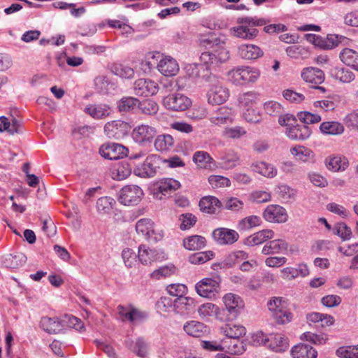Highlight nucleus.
Masks as SVG:
<instances>
[{"instance_id":"obj_1","label":"nucleus","mask_w":358,"mask_h":358,"mask_svg":"<svg viewBox=\"0 0 358 358\" xmlns=\"http://www.w3.org/2000/svg\"><path fill=\"white\" fill-rule=\"evenodd\" d=\"M226 38L224 36H218L214 32L201 34L198 41L201 47L212 49L201 53L200 59L209 67H217L225 63L230 58L229 51L224 47Z\"/></svg>"},{"instance_id":"obj_2","label":"nucleus","mask_w":358,"mask_h":358,"mask_svg":"<svg viewBox=\"0 0 358 358\" xmlns=\"http://www.w3.org/2000/svg\"><path fill=\"white\" fill-rule=\"evenodd\" d=\"M223 302L224 307L217 312V318L222 322L236 319L244 307L242 299L233 293L226 294L223 297Z\"/></svg>"},{"instance_id":"obj_3","label":"nucleus","mask_w":358,"mask_h":358,"mask_svg":"<svg viewBox=\"0 0 358 358\" xmlns=\"http://www.w3.org/2000/svg\"><path fill=\"white\" fill-rule=\"evenodd\" d=\"M238 23L242 24L234 29V35L245 40H252L257 37L259 31L255 27H260L266 24L264 18L257 17H242L238 18Z\"/></svg>"},{"instance_id":"obj_4","label":"nucleus","mask_w":358,"mask_h":358,"mask_svg":"<svg viewBox=\"0 0 358 358\" xmlns=\"http://www.w3.org/2000/svg\"><path fill=\"white\" fill-rule=\"evenodd\" d=\"M161 164L162 159L159 156L150 155L142 164L135 166L134 173L141 178H153L157 175Z\"/></svg>"},{"instance_id":"obj_5","label":"nucleus","mask_w":358,"mask_h":358,"mask_svg":"<svg viewBox=\"0 0 358 358\" xmlns=\"http://www.w3.org/2000/svg\"><path fill=\"white\" fill-rule=\"evenodd\" d=\"M221 279L219 276L213 278H206L200 280L195 285L197 294L205 298H216L220 289Z\"/></svg>"},{"instance_id":"obj_6","label":"nucleus","mask_w":358,"mask_h":358,"mask_svg":"<svg viewBox=\"0 0 358 358\" xmlns=\"http://www.w3.org/2000/svg\"><path fill=\"white\" fill-rule=\"evenodd\" d=\"M143 192L137 185H126L123 187L118 194V201L124 206L137 205L142 199Z\"/></svg>"},{"instance_id":"obj_7","label":"nucleus","mask_w":358,"mask_h":358,"mask_svg":"<svg viewBox=\"0 0 358 358\" xmlns=\"http://www.w3.org/2000/svg\"><path fill=\"white\" fill-rule=\"evenodd\" d=\"M136 231L145 239L155 243L161 240L164 236L163 231L161 230L157 231L155 229L154 222L148 218L141 219L136 222Z\"/></svg>"},{"instance_id":"obj_8","label":"nucleus","mask_w":358,"mask_h":358,"mask_svg":"<svg viewBox=\"0 0 358 358\" xmlns=\"http://www.w3.org/2000/svg\"><path fill=\"white\" fill-rule=\"evenodd\" d=\"M157 134L155 127L147 124H142L135 127L131 133L133 140L142 146L152 143Z\"/></svg>"},{"instance_id":"obj_9","label":"nucleus","mask_w":358,"mask_h":358,"mask_svg":"<svg viewBox=\"0 0 358 358\" xmlns=\"http://www.w3.org/2000/svg\"><path fill=\"white\" fill-rule=\"evenodd\" d=\"M129 124L121 120L107 122L104 126V132L109 138L120 140L127 135Z\"/></svg>"},{"instance_id":"obj_10","label":"nucleus","mask_w":358,"mask_h":358,"mask_svg":"<svg viewBox=\"0 0 358 358\" xmlns=\"http://www.w3.org/2000/svg\"><path fill=\"white\" fill-rule=\"evenodd\" d=\"M163 103L164 106L173 111H183L191 105V100L182 94H172L166 96Z\"/></svg>"},{"instance_id":"obj_11","label":"nucleus","mask_w":358,"mask_h":358,"mask_svg":"<svg viewBox=\"0 0 358 358\" xmlns=\"http://www.w3.org/2000/svg\"><path fill=\"white\" fill-rule=\"evenodd\" d=\"M134 90L137 96H152L159 90L157 83L150 79L140 78L134 83Z\"/></svg>"},{"instance_id":"obj_12","label":"nucleus","mask_w":358,"mask_h":358,"mask_svg":"<svg viewBox=\"0 0 358 358\" xmlns=\"http://www.w3.org/2000/svg\"><path fill=\"white\" fill-rule=\"evenodd\" d=\"M127 149L117 143L103 144L99 148V154L105 159L110 160H115L122 158L123 155H126Z\"/></svg>"},{"instance_id":"obj_13","label":"nucleus","mask_w":358,"mask_h":358,"mask_svg":"<svg viewBox=\"0 0 358 358\" xmlns=\"http://www.w3.org/2000/svg\"><path fill=\"white\" fill-rule=\"evenodd\" d=\"M263 217L270 222L283 223L287 220L286 210L279 205H269L263 213Z\"/></svg>"},{"instance_id":"obj_14","label":"nucleus","mask_w":358,"mask_h":358,"mask_svg":"<svg viewBox=\"0 0 358 358\" xmlns=\"http://www.w3.org/2000/svg\"><path fill=\"white\" fill-rule=\"evenodd\" d=\"M214 240L220 245H231L236 242L239 238L238 234L233 229L218 228L213 231Z\"/></svg>"},{"instance_id":"obj_15","label":"nucleus","mask_w":358,"mask_h":358,"mask_svg":"<svg viewBox=\"0 0 358 358\" xmlns=\"http://www.w3.org/2000/svg\"><path fill=\"white\" fill-rule=\"evenodd\" d=\"M229 95V91L219 83L213 85L208 92V103L222 104L227 101Z\"/></svg>"},{"instance_id":"obj_16","label":"nucleus","mask_w":358,"mask_h":358,"mask_svg":"<svg viewBox=\"0 0 358 358\" xmlns=\"http://www.w3.org/2000/svg\"><path fill=\"white\" fill-rule=\"evenodd\" d=\"M312 134V129L308 125L296 124L287 127L286 134L289 138L294 141H305Z\"/></svg>"},{"instance_id":"obj_17","label":"nucleus","mask_w":358,"mask_h":358,"mask_svg":"<svg viewBox=\"0 0 358 358\" xmlns=\"http://www.w3.org/2000/svg\"><path fill=\"white\" fill-rule=\"evenodd\" d=\"M65 320H60L58 317H43L40 321L41 327L50 334L62 332L64 327Z\"/></svg>"},{"instance_id":"obj_18","label":"nucleus","mask_w":358,"mask_h":358,"mask_svg":"<svg viewBox=\"0 0 358 358\" xmlns=\"http://www.w3.org/2000/svg\"><path fill=\"white\" fill-rule=\"evenodd\" d=\"M85 112L94 119L101 120L109 117L113 109L106 103L90 104L85 107Z\"/></svg>"},{"instance_id":"obj_19","label":"nucleus","mask_w":358,"mask_h":358,"mask_svg":"<svg viewBox=\"0 0 358 358\" xmlns=\"http://www.w3.org/2000/svg\"><path fill=\"white\" fill-rule=\"evenodd\" d=\"M197 303L193 298L182 296L174 300V310L180 314H189L195 311Z\"/></svg>"},{"instance_id":"obj_20","label":"nucleus","mask_w":358,"mask_h":358,"mask_svg":"<svg viewBox=\"0 0 358 358\" xmlns=\"http://www.w3.org/2000/svg\"><path fill=\"white\" fill-rule=\"evenodd\" d=\"M251 170L266 178H273L277 176V169L266 162H255L250 166Z\"/></svg>"},{"instance_id":"obj_21","label":"nucleus","mask_w":358,"mask_h":358,"mask_svg":"<svg viewBox=\"0 0 358 358\" xmlns=\"http://www.w3.org/2000/svg\"><path fill=\"white\" fill-rule=\"evenodd\" d=\"M273 237L274 232L271 229H263L247 237L244 241V244L252 247L272 239Z\"/></svg>"},{"instance_id":"obj_22","label":"nucleus","mask_w":358,"mask_h":358,"mask_svg":"<svg viewBox=\"0 0 358 358\" xmlns=\"http://www.w3.org/2000/svg\"><path fill=\"white\" fill-rule=\"evenodd\" d=\"M301 77L306 83L319 85L324 80L323 71L314 67H308L301 72Z\"/></svg>"},{"instance_id":"obj_23","label":"nucleus","mask_w":358,"mask_h":358,"mask_svg":"<svg viewBox=\"0 0 358 358\" xmlns=\"http://www.w3.org/2000/svg\"><path fill=\"white\" fill-rule=\"evenodd\" d=\"M159 71L165 76H173L179 71L178 64L174 59L165 57L157 65Z\"/></svg>"},{"instance_id":"obj_24","label":"nucleus","mask_w":358,"mask_h":358,"mask_svg":"<svg viewBox=\"0 0 358 358\" xmlns=\"http://www.w3.org/2000/svg\"><path fill=\"white\" fill-rule=\"evenodd\" d=\"M184 331L193 337H201L208 333V328L203 323L192 320L187 322L183 326Z\"/></svg>"},{"instance_id":"obj_25","label":"nucleus","mask_w":358,"mask_h":358,"mask_svg":"<svg viewBox=\"0 0 358 358\" xmlns=\"http://www.w3.org/2000/svg\"><path fill=\"white\" fill-rule=\"evenodd\" d=\"M329 74L332 78L343 83H350L355 78L352 71L343 66H334L331 68Z\"/></svg>"},{"instance_id":"obj_26","label":"nucleus","mask_w":358,"mask_h":358,"mask_svg":"<svg viewBox=\"0 0 358 358\" xmlns=\"http://www.w3.org/2000/svg\"><path fill=\"white\" fill-rule=\"evenodd\" d=\"M239 56L245 59H256L263 55V51L255 45L242 44L238 47Z\"/></svg>"},{"instance_id":"obj_27","label":"nucleus","mask_w":358,"mask_h":358,"mask_svg":"<svg viewBox=\"0 0 358 358\" xmlns=\"http://www.w3.org/2000/svg\"><path fill=\"white\" fill-rule=\"evenodd\" d=\"M293 358H317V352L308 344H298L291 350Z\"/></svg>"},{"instance_id":"obj_28","label":"nucleus","mask_w":358,"mask_h":358,"mask_svg":"<svg viewBox=\"0 0 358 358\" xmlns=\"http://www.w3.org/2000/svg\"><path fill=\"white\" fill-rule=\"evenodd\" d=\"M192 159L194 162L201 169H213L215 166V162L207 152L196 151Z\"/></svg>"},{"instance_id":"obj_29","label":"nucleus","mask_w":358,"mask_h":358,"mask_svg":"<svg viewBox=\"0 0 358 358\" xmlns=\"http://www.w3.org/2000/svg\"><path fill=\"white\" fill-rule=\"evenodd\" d=\"M289 345L287 338L280 334H270L268 348L275 352H284Z\"/></svg>"},{"instance_id":"obj_30","label":"nucleus","mask_w":358,"mask_h":358,"mask_svg":"<svg viewBox=\"0 0 358 358\" xmlns=\"http://www.w3.org/2000/svg\"><path fill=\"white\" fill-rule=\"evenodd\" d=\"M288 244L282 239H275L268 242L262 248V253L265 255L278 254L287 250Z\"/></svg>"},{"instance_id":"obj_31","label":"nucleus","mask_w":358,"mask_h":358,"mask_svg":"<svg viewBox=\"0 0 358 358\" xmlns=\"http://www.w3.org/2000/svg\"><path fill=\"white\" fill-rule=\"evenodd\" d=\"M224 350L232 355H241L245 351V347L241 338H225L223 340Z\"/></svg>"},{"instance_id":"obj_32","label":"nucleus","mask_w":358,"mask_h":358,"mask_svg":"<svg viewBox=\"0 0 358 358\" xmlns=\"http://www.w3.org/2000/svg\"><path fill=\"white\" fill-rule=\"evenodd\" d=\"M327 168L332 171H341L345 170L349 164L348 160L345 157H329L325 159Z\"/></svg>"},{"instance_id":"obj_33","label":"nucleus","mask_w":358,"mask_h":358,"mask_svg":"<svg viewBox=\"0 0 358 358\" xmlns=\"http://www.w3.org/2000/svg\"><path fill=\"white\" fill-rule=\"evenodd\" d=\"M339 57L345 65L358 71V52L350 48H344L340 52Z\"/></svg>"},{"instance_id":"obj_34","label":"nucleus","mask_w":358,"mask_h":358,"mask_svg":"<svg viewBox=\"0 0 358 358\" xmlns=\"http://www.w3.org/2000/svg\"><path fill=\"white\" fill-rule=\"evenodd\" d=\"M222 203L217 198L208 196L202 198L199 201L200 210L203 213H214L216 207L220 208Z\"/></svg>"},{"instance_id":"obj_35","label":"nucleus","mask_w":358,"mask_h":358,"mask_svg":"<svg viewBox=\"0 0 358 358\" xmlns=\"http://www.w3.org/2000/svg\"><path fill=\"white\" fill-rule=\"evenodd\" d=\"M135 166L136 165L131 159L121 161L117 165V175L114 178L117 180H122L127 178L131 175L132 171H134Z\"/></svg>"},{"instance_id":"obj_36","label":"nucleus","mask_w":358,"mask_h":358,"mask_svg":"<svg viewBox=\"0 0 358 358\" xmlns=\"http://www.w3.org/2000/svg\"><path fill=\"white\" fill-rule=\"evenodd\" d=\"M138 258L143 264L148 265L156 261L159 257L155 250L150 249L145 245H141L138 247Z\"/></svg>"},{"instance_id":"obj_37","label":"nucleus","mask_w":358,"mask_h":358,"mask_svg":"<svg viewBox=\"0 0 358 358\" xmlns=\"http://www.w3.org/2000/svg\"><path fill=\"white\" fill-rule=\"evenodd\" d=\"M127 345L139 357H147L148 345L143 338H138L135 342L127 341Z\"/></svg>"},{"instance_id":"obj_38","label":"nucleus","mask_w":358,"mask_h":358,"mask_svg":"<svg viewBox=\"0 0 358 358\" xmlns=\"http://www.w3.org/2000/svg\"><path fill=\"white\" fill-rule=\"evenodd\" d=\"M27 261V257L22 253L16 255H7L3 260L2 264L6 268H17L22 266Z\"/></svg>"},{"instance_id":"obj_39","label":"nucleus","mask_w":358,"mask_h":358,"mask_svg":"<svg viewBox=\"0 0 358 358\" xmlns=\"http://www.w3.org/2000/svg\"><path fill=\"white\" fill-rule=\"evenodd\" d=\"M206 238L199 235H193L183 240L184 247L189 250H198L205 247Z\"/></svg>"},{"instance_id":"obj_40","label":"nucleus","mask_w":358,"mask_h":358,"mask_svg":"<svg viewBox=\"0 0 358 358\" xmlns=\"http://www.w3.org/2000/svg\"><path fill=\"white\" fill-rule=\"evenodd\" d=\"M175 141L170 134H160L157 136L155 141V148L157 151H166L170 150L174 145Z\"/></svg>"},{"instance_id":"obj_41","label":"nucleus","mask_w":358,"mask_h":358,"mask_svg":"<svg viewBox=\"0 0 358 358\" xmlns=\"http://www.w3.org/2000/svg\"><path fill=\"white\" fill-rule=\"evenodd\" d=\"M322 133L327 135H340L344 131V127L338 122H324L320 126Z\"/></svg>"},{"instance_id":"obj_42","label":"nucleus","mask_w":358,"mask_h":358,"mask_svg":"<svg viewBox=\"0 0 358 358\" xmlns=\"http://www.w3.org/2000/svg\"><path fill=\"white\" fill-rule=\"evenodd\" d=\"M180 187V182L173 178H164L160 180L157 185V189L162 194L166 195L176 190Z\"/></svg>"},{"instance_id":"obj_43","label":"nucleus","mask_w":358,"mask_h":358,"mask_svg":"<svg viewBox=\"0 0 358 358\" xmlns=\"http://www.w3.org/2000/svg\"><path fill=\"white\" fill-rule=\"evenodd\" d=\"M231 113V109L222 106L211 115L210 120L215 124H225L230 120Z\"/></svg>"},{"instance_id":"obj_44","label":"nucleus","mask_w":358,"mask_h":358,"mask_svg":"<svg viewBox=\"0 0 358 358\" xmlns=\"http://www.w3.org/2000/svg\"><path fill=\"white\" fill-rule=\"evenodd\" d=\"M138 108L142 113L147 115H154L159 110V106L153 99L138 100Z\"/></svg>"},{"instance_id":"obj_45","label":"nucleus","mask_w":358,"mask_h":358,"mask_svg":"<svg viewBox=\"0 0 358 358\" xmlns=\"http://www.w3.org/2000/svg\"><path fill=\"white\" fill-rule=\"evenodd\" d=\"M138 99L132 96L122 97L117 102V108L120 113H127L138 107Z\"/></svg>"},{"instance_id":"obj_46","label":"nucleus","mask_w":358,"mask_h":358,"mask_svg":"<svg viewBox=\"0 0 358 358\" xmlns=\"http://www.w3.org/2000/svg\"><path fill=\"white\" fill-rule=\"evenodd\" d=\"M239 160V157L232 150L227 152L220 159V166L225 169L234 168Z\"/></svg>"},{"instance_id":"obj_47","label":"nucleus","mask_w":358,"mask_h":358,"mask_svg":"<svg viewBox=\"0 0 358 358\" xmlns=\"http://www.w3.org/2000/svg\"><path fill=\"white\" fill-rule=\"evenodd\" d=\"M110 71L122 78H131L134 74L133 69L122 64H113L110 66Z\"/></svg>"},{"instance_id":"obj_48","label":"nucleus","mask_w":358,"mask_h":358,"mask_svg":"<svg viewBox=\"0 0 358 358\" xmlns=\"http://www.w3.org/2000/svg\"><path fill=\"white\" fill-rule=\"evenodd\" d=\"M224 333L227 336L226 338H238L244 336L246 333L245 328L241 325L227 324L223 328Z\"/></svg>"},{"instance_id":"obj_49","label":"nucleus","mask_w":358,"mask_h":358,"mask_svg":"<svg viewBox=\"0 0 358 358\" xmlns=\"http://www.w3.org/2000/svg\"><path fill=\"white\" fill-rule=\"evenodd\" d=\"M214 257L213 251L196 252L189 257V262L192 264H202Z\"/></svg>"},{"instance_id":"obj_50","label":"nucleus","mask_w":358,"mask_h":358,"mask_svg":"<svg viewBox=\"0 0 358 358\" xmlns=\"http://www.w3.org/2000/svg\"><path fill=\"white\" fill-rule=\"evenodd\" d=\"M176 267L171 264L167 266H162L157 269H155L152 273L151 277L156 280H159L162 278L169 277L171 275L176 273Z\"/></svg>"},{"instance_id":"obj_51","label":"nucleus","mask_w":358,"mask_h":358,"mask_svg":"<svg viewBox=\"0 0 358 358\" xmlns=\"http://www.w3.org/2000/svg\"><path fill=\"white\" fill-rule=\"evenodd\" d=\"M115 200L109 196H102L96 201V208L100 213H108L113 208Z\"/></svg>"},{"instance_id":"obj_52","label":"nucleus","mask_w":358,"mask_h":358,"mask_svg":"<svg viewBox=\"0 0 358 358\" xmlns=\"http://www.w3.org/2000/svg\"><path fill=\"white\" fill-rule=\"evenodd\" d=\"M261 218L257 215H250L242 219L238 224V227L241 230H248L252 227L260 225Z\"/></svg>"},{"instance_id":"obj_53","label":"nucleus","mask_w":358,"mask_h":358,"mask_svg":"<svg viewBox=\"0 0 358 358\" xmlns=\"http://www.w3.org/2000/svg\"><path fill=\"white\" fill-rule=\"evenodd\" d=\"M338 36L336 35H328L324 38L320 36L317 42V46L323 50H331L337 47L336 41Z\"/></svg>"},{"instance_id":"obj_54","label":"nucleus","mask_w":358,"mask_h":358,"mask_svg":"<svg viewBox=\"0 0 358 358\" xmlns=\"http://www.w3.org/2000/svg\"><path fill=\"white\" fill-rule=\"evenodd\" d=\"M297 117L300 121L306 125L317 123L321 121L320 115L317 114H313L308 111L299 112L297 114Z\"/></svg>"},{"instance_id":"obj_55","label":"nucleus","mask_w":358,"mask_h":358,"mask_svg":"<svg viewBox=\"0 0 358 358\" xmlns=\"http://www.w3.org/2000/svg\"><path fill=\"white\" fill-rule=\"evenodd\" d=\"M276 323L279 324H285L291 322L292 315L290 312L286 310L284 307L280 308L275 314L272 315Z\"/></svg>"},{"instance_id":"obj_56","label":"nucleus","mask_w":358,"mask_h":358,"mask_svg":"<svg viewBox=\"0 0 358 358\" xmlns=\"http://www.w3.org/2000/svg\"><path fill=\"white\" fill-rule=\"evenodd\" d=\"M336 355L341 358H358V345L341 347L336 350Z\"/></svg>"},{"instance_id":"obj_57","label":"nucleus","mask_w":358,"mask_h":358,"mask_svg":"<svg viewBox=\"0 0 358 358\" xmlns=\"http://www.w3.org/2000/svg\"><path fill=\"white\" fill-rule=\"evenodd\" d=\"M333 231L335 234L340 236L343 241L350 239L352 235L350 228L343 222L337 223L333 228Z\"/></svg>"},{"instance_id":"obj_58","label":"nucleus","mask_w":358,"mask_h":358,"mask_svg":"<svg viewBox=\"0 0 358 358\" xmlns=\"http://www.w3.org/2000/svg\"><path fill=\"white\" fill-rule=\"evenodd\" d=\"M179 220L181 222L180 229L185 231L193 227L197 220L192 213H184L180 215Z\"/></svg>"},{"instance_id":"obj_59","label":"nucleus","mask_w":358,"mask_h":358,"mask_svg":"<svg viewBox=\"0 0 358 358\" xmlns=\"http://www.w3.org/2000/svg\"><path fill=\"white\" fill-rule=\"evenodd\" d=\"M276 193L285 201H289L295 196V190L286 185L278 186Z\"/></svg>"},{"instance_id":"obj_60","label":"nucleus","mask_w":358,"mask_h":358,"mask_svg":"<svg viewBox=\"0 0 358 358\" xmlns=\"http://www.w3.org/2000/svg\"><path fill=\"white\" fill-rule=\"evenodd\" d=\"M166 290L170 295L180 298L186 294L187 288L183 284H171L166 287Z\"/></svg>"},{"instance_id":"obj_61","label":"nucleus","mask_w":358,"mask_h":358,"mask_svg":"<svg viewBox=\"0 0 358 358\" xmlns=\"http://www.w3.org/2000/svg\"><path fill=\"white\" fill-rule=\"evenodd\" d=\"M208 182L213 188L229 187L231 185L229 178L221 176H211L208 178Z\"/></svg>"},{"instance_id":"obj_62","label":"nucleus","mask_w":358,"mask_h":358,"mask_svg":"<svg viewBox=\"0 0 358 358\" xmlns=\"http://www.w3.org/2000/svg\"><path fill=\"white\" fill-rule=\"evenodd\" d=\"M264 108L268 115L273 116L280 115L282 111L281 105L274 101H269L266 102L264 103Z\"/></svg>"},{"instance_id":"obj_63","label":"nucleus","mask_w":358,"mask_h":358,"mask_svg":"<svg viewBox=\"0 0 358 358\" xmlns=\"http://www.w3.org/2000/svg\"><path fill=\"white\" fill-rule=\"evenodd\" d=\"M243 206V203L236 197H231L224 201L222 203L223 208L230 210L232 211H237L241 209Z\"/></svg>"},{"instance_id":"obj_64","label":"nucleus","mask_w":358,"mask_h":358,"mask_svg":"<svg viewBox=\"0 0 358 358\" xmlns=\"http://www.w3.org/2000/svg\"><path fill=\"white\" fill-rule=\"evenodd\" d=\"M345 122L348 128L358 131V109L348 114L345 118Z\"/></svg>"}]
</instances>
